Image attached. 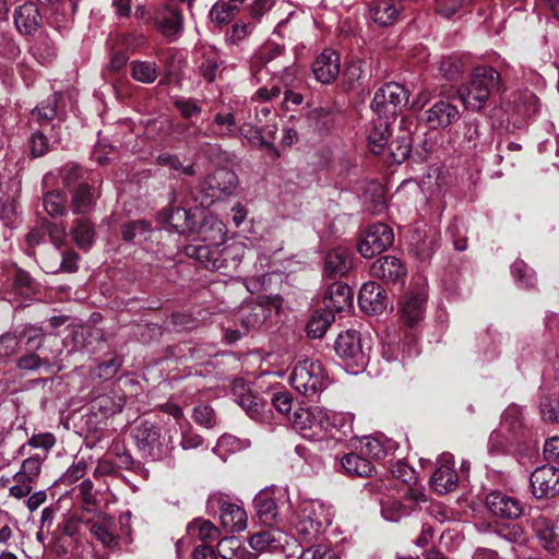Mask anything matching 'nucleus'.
<instances>
[{"label": "nucleus", "instance_id": "obj_15", "mask_svg": "<svg viewBox=\"0 0 559 559\" xmlns=\"http://www.w3.org/2000/svg\"><path fill=\"white\" fill-rule=\"evenodd\" d=\"M265 311V308L260 304H249L242 306L237 313V319L240 321L243 328V332L239 330L226 331V337L228 341L235 342L239 340L245 332L259 329L266 319Z\"/></svg>", "mask_w": 559, "mask_h": 559}, {"label": "nucleus", "instance_id": "obj_58", "mask_svg": "<svg viewBox=\"0 0 559 559\" xmlns=\"http://www.w3.org/2000/svg\"><path fill=\"white\" fill-rule=\"evenodd\" d=\"M362 66V61L355 60L352 61L345 69L344 79L350 88H355L356 85L359 84L362 80L365 73Z\"/></svg>", "mask_w": 559, "mask_h": 559}, {"label": "nucleus", "instance_id": "obj_21", "mask_svg": "<svg viewBox=\"0 0 559 559\" xmlns=\"http://www.w3.org/2000/svg\"><path fill=\"white\" fill-rule=\"evenodd\" d=\"M459 477L453 469L452 456L444 454L440 465L433 472L430 485L439 495H445L454 490L457 486Z\"/></svg>", "mask_w": 559, "mask_h": 559}, {"label": "nucleus", "instance_id": "obj_31", "mask_svg": "<svg viewBox=\"0 0 559 559\" xmlns=\"http://www.w3.org/2000/svg\"><path fill=\"white\" fill-rule=\"evenodd\" d=\"M274 118L272 110L269 106L263 105L255 110V118L258 123L251 126L250 123H243L239 127V133L249 140H257L263 136L264 133L272 135L275 124H269V117Z\"/></svg>", "mask_w": 559, "mask_h": 559}, {"label": "nucleus", "instance_id": "obj_37", "mask_svg": "<svg viewBox=\"0 0 559 559\" xmlns=\"http://www.w3.org/2000/svg\"><path fill=\"white\" fill-rule=\"evenodd\" d=\"M200 235L204 242L203 245L223 246L225 243L226 227L221 219L209 215L200 226Z\"/></svg>", "mask_w": 559, "mask_h": 559}, {"label": "nucleus", "instance_id": "obj_52", "mask_svg": "<svg viewBox=\"0 0 559 559\" xmlns=\"http://www.w3.org/2000/svg\"><path fill=\"white\" fill-rule=\"evenodd\" d=\"M45 211L50 216L63 215L66 213V199L59 191H51L44 197Z\"/></svg>", "mask_w": 559, "mask_h": 559}, {"label": "nucleus", "instance_id": "obj_40", "mask_svg": "<svg viewBox=\"0 0 559 559\" xmlns=\"http://www.w3.org/2000/svg\"><path fill=\"white\" fill-rule=\"evenodd\" d=\"M185 252L209 270H212L211 262L222 259V246L189 245L186 247Z\"/></svg>", "mask_w": 559, "mask_h": 559}, {"label": "nucleus", "instance_id": "obj_38", "mask_svg": "<svg viewBox=\"0 0 559 559\" xmlns=\"http://www.w3.org/2000/svg\"><path fill=\"white\" fill-rule=\"evenodd\" d=\"M16 335L20 340V344L24 343L27 348L34 350L49 348V346L53 344V338L47 340L46 334L40 326L32 324L23 326V329Z\"/></svg>", "mask_w": 559, "mask_h": 559}, {"label": "nucleus", "instance_id": "obj_46", "mask_svg": "<svg viewBox=\"0 0 559 559\" xmlns=\"http://www.w3.org/2000/svg\"><path fill=\"white\" fill-rule=\"evenodd\" d=\"M238 13L236 4H230L227 0L216 2L211 11L210 17L217 25L228 24Z\"/></svg>", "mask_w": 559, "mask_h": 559}, {"label": "nucleus", "instance_id": "obj_51", "mask_svg": "<svg viewBox=\"0 0 559 559\" xmlns=\"http://www.w3.org/2000/svg\"><path fill=\"white\" fill-rule=\"evenodd\" d=\"M57 115L56 96L48 98L32 111V121L37 123L48 122Z\"/></svg>", "mask_w": 559, "mask_h": 559}, {"label": "nucleus", "instance_id": "obj_30", "mask_svg": "<svg viewBox=\"0 0 559 559\" xmlns=\"http://www.w3.org/2000/svg\"><path fill=\"white\" fill-rule=\"evenodd\" d=\"M284 543L286 535L277 528L260 531L249 538L250 547L259 552L280 550Z\"/></svg>", "mask_w": 559, "mask_h": 559}, {"label": "nucleus", "instance_id": "obj_8", "mask_svg": "<svg viewBox=\"0 0 559 559\" xmlns=\"http://www.w3.org/2000/svg\"><path fill=\"white\" fill-rule=\"evenodd\" d=\"M148 22L168 40L176 39L183 31V16L181 11L168 3L156 7Z\"/></svg>", "mask_w": 559, "mask_h": 559}, {"label": "nucleus", "instance_id": "obj_10", "mask_svg": "<svg viewBox=\"0 0 559 559\" xmlns=\"http://www.w3.org/2000/svg\"><path fill=\"white\" fill-rule=\"evenodd\" d=\"M394 240L393 230L383 223H376L369 226L365 238L358 243V252L367 259L381 253L388 249Z\"/></svg>", "mask_w": 559, "mask_h": 559}, {"label": "nucleus", "instance_id": "obj_1", "mask_svg": "<svg viewBox=\"0 0 559 559\" xmlns=\"http://www.w3.org/2000/svg\"><path fill=\"white\" fill-rule=\"evenodd\" d=\"M500 74L491 67H478L473 71L468 85H462L457 95L466 109L479 111L489 99L490 95L498 91Z\"/></svg>", "mask_w": 559, "mask_h": 559}, {"label": "nucleus", "instance_id": "obj_12", "mask_svg": "<svg viewBox=\"0 0 559 559\" xmlns=\"http://www.w3.org/2000/svg\"><path fill=\"white\" fill-rule=\"evenodd\" d=\"M231 394L234 401L250 418L257 421L264 419L263 411L266 406L265 402L257 396L242 379H236L233 382Z\"/></svg>", "mask_w": 559, "mask_h": 559}, {"label": "nucleus", "instance_id": "obj_16", "mask_svg": "<svg viewBox=\"0 0 559 559\" xmlns=\"http://www.w3.org/2000/svg\"><path fill=\"white\" fill-rule=\"evenodd\" d=\"M334 348L336 354L343 359L353 362L357 367H364L366 358L358 332L348 330L341 333L335 341Z\"/></svg>", "mask_w": 559, "mask_h": 559}, {"label": "nucleus", "instance_id": "obj_44", "mask_svg": "<svg viewBox=\"0 0 559 559\" xmlns=\"http://www.w3.org/2000/svg\"><path fill=\"white\" fill-rule=\"evenodd\" d=\"M188 533L201 540L202 544L214 542L219 537L218 528L210 521L201 519L194 520L188 525Z\"/></svg>", "mask_w": 559, "mask_h": 559}, {"label": "nucleus", "instance_id": "obj_54", "mask_svg": "<svg viewBox=\"0 0 559 559\" xmlns=\"http://www.w3.org/2000/svg\"><path fill=\"white\" fill-rule=\"evenodd\" d=\"M20 349V340L16 334L7 332L0 335V360H8Z\"/></svg>", "mask_w": 559, "mask_h": 559}, {"label": "nucleus", "instance_id": "obj_25", "mask_svg": "<svg viewBox=\"0 0 559 559\" xmlns=\"http://www.w3.org/2000/svg\"><path fill=\"white\" fill-rule=\"evenodd\" d=\"M246 253V246L240 241L225 242L222 259L210 263L212 271L228 273L237 269Z\"/></svg>", "mask_w": 559, "mask_h": 559}, {"label": "nucleus", "instance_id": "obj_13", "mask_svg": "<svg viewBox=\"0 0 559 559\" xmlns=\"http://www.w3.org/2000/svg\"><path fill=\"white\" fill-rule=\"evenodd\" d=\"M427 294L424 290L405 293L399 304L401 320L409 328L418 325L425 318Z\"/></svg>", "mask_w": 559, "mask_h": 559}, {"label": "nucleus", "instance_id": "obj_59", "mask_svg": "<svg viewBox=\"0 0 559 559\" xmlns=\"http://www.w3.org/2000/svg\"><path fill=\"white\" fill-rule=\"evenodd\" d=\"M29 146L31 153L34 157L45 155L50 148L49 141L43 131H37L32 134L29 139Z\"/></svg>", "mask_w": 559, "mask_h": 559}, {"label": "nucleus", "instance_id": "obj_41", "mask_svg": "<svg viewBox=\"0 0 559 559\" xmlns=\"http://www.w3.org/2000/svg\"><path fill=\"white\" fill-rule=\"evenodd\" d=\"M392 160L403 163L411 154L412 134L409 130L401 128L400 133L388 144Z\"/></svg>", "mask_w": 559, "mask_h": 559}, {"label": "nucleus", "instance_id": "obj_3", "mask_svg": "<svg viewBox=\"0 0 559 559\" xmlns=\"http://www.w3.org/2000/svg\"><path fill=\"white\" fill-rule=\"evenodd\" d=\"M132 438L139 450L153 460L168 456L175 448L171 429L162 436L160 429L150 420L136 424L132 430Z\"/></svg>", "mask_w": 559, "mask_h": 559}, {"label": "nucleus", "instance_id": "obj_32", "mask_svg": "<svg viewBox=\"0 0 559 559\" xmlns=\"http://www.w3.org/2000/svg\"><path fill=\"white\" fill-rule=\"evenodd\" d=\"M299 514L322 530L331 525L333 518L331 507L319 500L302 502L299 509Z\"/></svg>", "mask_w": 559, "mask_h": 559}, {"label": "nucleus", "instance_id": "obj_2", "mask_svg": "<svg viewBox=\"0 0 559 559\" xmlns=\"http://www.w3.org/2000/svg\"><path fill=\"white\" fill-rule=\"evenodd\" d=\"M253 76L261 81V72L265 70L273 75H280V81L287 87L296 75V69L286 60L284 47L274 44H265L254 56L251 64Z\"/></svg>", "mask_w": 559, "mask_h": 559}, {"label": "nucleus", "instance_id": "obj_28", "mask_svg": "<svg viewBox=\"0 0 559 559\" xmlns=\"http://www.w3.org/2000/svg\"><path fill=\"white\" fill-rule=\"evenodd\" d=\"M40 20L38 8L33 2H25L14 12V24L23 35L34 34L40 26Z\"/></svg>", "mask_w": 559, "mask_h": 559}, {"label": "nucleus", "instance_id": "obj_34", "mask_svg": "<svg viewBox=\"0 0 559 559\" xmlns=\"http://www.w3.org/2000/svg\"><path fill=\"white\" fill-rule=\"evenodd\" d=\"M96 198L93 187L81 182L72 190L70 209L74 214H86L94 207Z\"/></svg>", "mask_w": 559, "mask_h": 559}, {"label": "nucleus", "instance_id": "obj_55", "mask_svg": "<svg viewBox=\"0 0 559 559\" xmlns=\"http://www.w3.org/2000/svg\"><path fill=\"white\" fill-rule=\"evenodd\" d=\"M193 419L197 424L206 428L214 427L217 421L214 409L206 404H201L194 407Z\"/></svg>", "mask_w": 559, "mask_h": 559}, {"label": "nucleus", "instance_id": "obj_62", "mask_svg": "<svg viewBox=\"0 0 559 559\" xmlns=\"http://www.w3.org/2000/svg\"><path fill=\"white\" fill-rule=\"evenodd\" d=\"M61 178L66 188L76 187L82 178V168L74 164L66 165L61 170Z\"/></svg>", "mask_w": 559, "mask_h": 559}, {"label": "nucleus", "instance_id": "obj_17", "mask_svg": "<svg viewBox=\"0 0 559 559\" xmlns=\"http://www.w3.org/2000/svg\"><path fill=\"white\" fill-rule=\"evenodd\" d=\"M360 309L368 314L381 313L388 305L385 289L374 282L365 283L358 295Z\"/></svg>", "mask_w": 559, "mask_h": 559}, {"label": "nucleus", "instance_id": "obj_45", "mask_svg": "<svg viewBox=\"0 0 559 559\" xmlns=\"http://www.w3.org/2000/svg\"><path fill=\"white\" fill-rule=\"evenodd\" d=\"M131 75L138 82L151 84L158 76V68L153 61H133Z\"/></svg>", "mask_w": 559, "mask_h": 559}, {"label": "nucleus", "instance_id": "obj_7", "mask_svg": "<svg viewBox=\"0 0 559 559\" xmlns=\"http://www.w3.org/2000/svg\"><path fill=\"white\" fill-rule=\"evenodd\" d=\"M408 102V93L403 85L390 82L380 87L373 96L371 108L379 117L395 119Z\"/></svg>", "mask_w": 559, "mask_h": 559}, {"label": "nucleus", "instance_id": "obj_20", "mask_svg": "<svg viewBox=\"0 0 559 559\" xmlns=\"http://www.w3.org/2000/svg\"><path fill=\"white\" fill-rule=\"evenodd\" d=\"M486 506L493 515L504 519H518L523 512L520 500L501 491L488 493Z\"/></svg>", "mask_w": 559, "mask_h": 559}, {"label": "nucleus", "instance_id": "obj_5", "mask_svg": "<svg viewBox=\"0 0 559 559\" xmlns=\"http://www.w3.org/2000/svg\"><path fill=\"white\" fill-rule=\"evenodd\" d=\"M294 429L304 438L323 439L331 428V418L328 411L319 406H299L288 417Z\"/></svg>", "mask_w": 559, "mask_h": 559}, {"label": "nucleus", "instance_id": "obj_18", "mask_svg": "<svg viewBox=\"0 0 559 559\" xmlns=\"http://www.w3.org/2000/svg\"><path fill=\"white\" fill-rule=\"evenodd\" d=\"M286 496L283 492L260 491L254 498V506L260 520L267 525L276 523L280 503L284 504Z\"/></svg>", "mask_w": 559, "mask_h": 559}, {"label": "nucleus", "instance_id": "obj_64", "mask_svg": "<svg viewBox=\"0 0 559 559\" xmlns=\"http://www.w3.org/2000/svg\"><path fill=\"white\" fill-rule=\"evenodd\" d=\"M539 407L540 414L545 420L551 423L559 420V401L545 397L540 402Z\"/></svg>", "mask_w": 559, "mask_h": 559}, {"label": "nucleus", "instance_id": "obj_53", "mask_svg": "<svg viewBox=\"0 0 559 559\" xmlns=\"http://www.w3.org/2000/svg\"><path fill=\"white\" fill-rule=\"evenodd\" d=\"M463 144L467 148H477L483 144L478 120L474 119L465 122L463 130Z\"/></svg>", "mask_w": 559, "mask_h": 559}, {"label": "nucleus", "instance_id": "obj_29", "mask_svg": "<svg viewBox=\"0 0 559 559\" xmlns=\"http://www.w3.org/2000/svg\"><path fill=\"white\" fill-rule=\"evenodd\" d=\"M402 5L393 0H376L369 7L372 21L379 26L393 25L400 17Z\"/></svg>", "mask_w": 559, "mask_h": 559}, {"label": "nucleus", "instance_id": "obj_43", "mask_svg": "<svg viewBox=\"0 0 559 559\" xmlns=\"http://www.w3.org/2000/svg\"><path fill=\"white\" fill-rule=\"evenodd\" d=\"M332 311H318L309 320L307 324V334L311 338H321L325 335L328 329L334 321Z\"/></svg>", "mask_w": 559, "mask_h": 559}, {"label": "nucleus", "instance_id": "obj_26", "mask_svg": "<svg viewBox=\"0 0 559 559\" xmlns=\"http://www.w3.org/2000/svg\"><path fill=\"white\" fill-rule=\"evenodd\" d=\"M353 294L348 285L341 282L331 284L324 295V307L326 311L342 312L352 306Z\"/></svg>", "mask_w": 559, "mask_h": 559}, {"label": "nucleus", "instance_id": "obj_60", "mask_svg": "<svg viewBox=\"0 0 559 559\" xmlns=\"http://www.w3.org/2000/svg\"><path fill=\"white\" fill-rule=\"evenodd\" d=\"M440 71L448 80H454L463 73L464 68L460 60L448 57L440 62Z\"/></svg>", "mask_w": 559, "mask_h": 559}, {"label": "nucleus", "instance_id": "obj_19", "mask_svg": "<svg viewBox=\"0 0 559 559\" xmlns=\"http://www.w3.org/2000/svg\"><path fill=\"white\" fill-rule=\"evenodd\" d=\"M373 277L384 283H397L406 276V266L403 262L393 255H384L376 260L370 267Z\"/></svg>", "mask_w": 559, "mask_h": 559}, {"label": "nucleus", "instance_id": "obj_9", "mask_svg": "<svg viewBox=\"0 0 559 559\" xmlns=\"http://www.w3.org/2000/svg\"><path fill=\"white\" fill-rule=\"evenodd\" d=\"M237 175L227 168H219L210 175L201 185V191L210 202L234 194L237 190Z\"/></svg>", "mask_w": 559, "mask_h": 559}, {"label": "nucleus", "instance_id": "obj_36", "mask_svg": "<svg viewBox=\"0 0 559 559\" xmlns=\"http://www.w3.org/2000/svg\"><path fill=\"white\" fill-rule=\"evenodd\" d=\"M199 73L207 81L213 82L221 71L222 60L218 51L212 46H204L200 50Z\"/></svg>", "mask_w": 559, "mask_h": 559}, {"label": "nucleus", "instance_id": "obj_14", "mask_svg": "<svg viewBox=\"0 0 559 559\" xmlns=\"http://www.w3.org/2000/svg\"><path fill=\"white\" fill-rule=\"evenodd\" d=\"M52 343L49 348L40 349L41 354L32 349L29 353L21 356L16 361L17 368L25 371H37L43 367L50 368L57 366L62 348L56 337H53Z\"/></svg>", "mask_w": 559, "mask_h": 559}, {"label": "nucleus", "instance_id": "obj_39", "mask_svg": "<svg viewBox=\"0 0 559 559\" xmlns=\"http://www.w3.org/2000/svg\"><path fill=\"white\" fill-rule=\"evenodd\" d=\"M341 465L344 472L352 476L370 477L374 471L372 463L356 454L348 453L341 459Z\"/></svg>", "mask_w": 559, "mask_h": 559}, {"label": "nucleus", "instance_id": "obj_47", "mask_svg": "<svg viewBox=\"0 0 559 559\" xmlns=\"http://www.w3.org/2000/svg\"><path fill=\"white\" fill-rule=\"evenodd\" d=\"M156 164L168 167L170 170L183 174L186 176H194L195 170L192 164L185 166L178 155L170 153H162L156 157Z\"/></svg>", "mask_w": 559, "mask_h": 559}, {"label": "nucleus", "instance_id": "obj_49", "mask_svg": "<svg viewBox=\"0 0 559 559\" xmlns=\"http://www.w3.org/2000/svg\"><path fill=\"white\" fill-rule=\"evenodd\" d=\"M78 550L76 538L69 537L67 535H59L56 537L52 551L60 558L75 559L74 551Z\"/></svg>", "mask_w": 559, "mask_h": 559}, {"label": "nucleus", "instance_id": "obj_27", "mask_svg": "<svg viewBox=\"0 0 559 559\" xmlns=\"http://www.w3.org/2000/svg\"><path fill=\"white\" fill-rule=\"evenodd\" d=\"M353 266L350 252L342 247L331 250L324 261L323 274L335 278L349 272Z\"/></svg>", "mask_w": 559, "mask_h": 559}, {"label": "nucleus", "instance_id": "obj_11", "mask_svg": "<svg viewBox=\"0 0 559 559\" xmlns=\"http://www.w3.org/2000/svg\"><path fill=\"white\" fill-rule=\"evenodd\" d=\"M532 493L536 499H550L559 493V468L551 465L537 467L530 477Z\"/></svg>", "mask_w": 559, "mask_h": 559}, {"label": "nucleus", "instance_id": "obj_35", "mask_svg": "<svg viewBox=\"0 0 559 559\" xmlns=\"http://www.w3.org/2000/svg\"><path fill=\"white\" fill-rule=\"evenodd\" d=\"M390 131V119L384 117H377L372 120L371 127L368 130V142L370 150L374 154H380L385 145L389 144Z\"/></svg>", "mask_w": 559, "mask_h": 559}, {"label": "nucleus", "instance_id": "obj_6", "mask_svg": "<svg viewBox=\"0 0 559 559\" xmlns=\"http://www.w3.org/2000/svg\"><path fill=\"white\" fill-rule=\"evenodd\" d=\"M293 388L305 396H313L328 385V376L318 360H302L296 364L290 377Z\"/></svg>", "mask_w": 559, "mask_h": 559}, {"label": "nucleus", "instance_id": "obj_57", "mask_svg": "<svg viewBox=\"0 0 559 559\" xmlns=\"http://www.w3.org/2000/svg\"><path fill=\"white\" fill-rule=\"evenodd\" d=\"M45 456H40L39 454L29 456L22 462L20 471L36 481L41 472Z\"/></svg>", "mask_w": 559, "mask_h": 559}, {"label": "nucleus", "instance_id": "obj_42", "mask_svg": "<svg viewBox=\"0 0 559 559\" xmlns=\"http://www.w3.org/2000/svg\"><path fill=\"white\" fill-rule=\"evenodd\" d=\"M71 235L76 246L86 250L94 242L95 229L87 218H78L71 228Z\"/></svg>", "mask_w": 559, "mask_h": 559}, {"label": "nucleus", "instance_id": "obj_63", "mask_svg": "<svg viewBox=\"0 0 559 559\" xmlns=\"http://www.w3.org/2000/svg\"><path fill=\"white\" fill-rule=\"evenodd\" d=\"M299 559H338L336 554L322 545L308 547L302 551Z\"/></svg>", "mask_w": 559, "mask_h": 559}, {"label": "nucleus", "instance_id": "obj_33", "mask_svg": "<svg viewBox=\"0 0 559 559\" xmlns=\"http://www.w3.org/2000/svg\"><path fill=\"white\" fill-rule=\"evenodd\" d=\"M219 510L221 524L229 532H241L247 527V513L241 507L221 500Z\"/></svg>", "mask_w": 559, "mask_h": 559}, {"label": "nucleus", "instance_id": "obj_50", "mask_svg": "<svg viewBox=\"0 0 559 559\" xmlns=\"http://www.w3.org/2000/svg\"><path fill=\"white\" fill-rule=\"evenodd\" d=\"M295 528L300 542L305 543L312 542L323 531L314 523L304 519L299 513L297 521L295 522Z\"/></svg>", "mask_w": 559, "mask_h": 559}, {"label": "nucleus", "instance_id": "obj_23", "mask_svg": "<svg viewBox=\"0 0 559 559\" xmlns=\"http://www.w3.org/2000/svg\"><path fill=\"white\" fill-rule=\"evenodd\" d=\"M236 117L233 112H217L212 123L205 129H198L195 136L230 139L236 136Z\"/></svg>", "mask_w": 559, "mask_h": 559}, {"label": "nucleus", "instance_id": "obj_56", "mask_svg": "<svg viewBox=\"0 0 559 559\" xmlns=\"http://www.w3.org/2000/svg\"><path fill=\"white\" fill-rule=\"evenodd\" d=\"M382 516L390 522H397L407 514L406 508L397 500H388L382 504Z\"/></svg>", "mask_w": 559, "mask_h": 559}, {"label": "nucleus", "instance_id": "obj_61", "mask_svg": "<svg viewBox=\"0 0 559 559\" xmlns=\"http://www.w3.org/2000/svg\"><path fill=\"white\" fill-rule=\"evenodd\" d=\"M272 405L281 414L290 415L293 397L287 391L275 392L271 399Z\"/></svg>", "mask_w": 559, "mask_h": 559}, {"label": "nucleus", "instance_id": "obj_24", "mask_svg": "<svg viewBox=\"0 0 559 559\" xmlns=\"http://www.w3.org/2000/svg\"><path fill=\"white\" fill-rule=\"evenodd\" d=\"M460 118V110L448 100H438L426 111V121L431 129H444Z\"/></svg>", "mask_w": 559, "mask_h": 559}, {"label": "nucleus", "instance_id": "obj_4", "mask_svg": "<svg viewBox=\"0 0 559 559\" xmlns=\"http://www.w3.org/2000/svg\"><path fill=\"white\" fill-rule=\"evenodd\" d=\"M131 513L127 511L120 514L118 522L106 514H98L86 522L91 535L104 547L115 549L119 546V540L129 537L131 534L130 525Z\"/></svg>", "mask_w": 559, "mask_h": 559}, {"label": "nucleus", "instance_id": "obj_22", "mask_svg": "<svg viewBox=\"0 0 559 559\" xmlns=\"http://www.w3.org/2000/svg\"><path fill=\"white\" fill-rule=\"evenodd\" d=\"M340 56L331 49L323 50L312 63L314 78L323 83L333 82L340 73Z\"/></svg>", "mask_w": 559, "mask_h": 559}, {"label": "nucleus", "instance_id": "obj_48", "mask_svg": "<svg viewBox=\"0 0 559 559\" xmlns=\"http://www.w3.org/2000/svg\"><path fill=\"white\" fill-rule=\"evenodd\" d=\"M12 479L15 484L9 487L10 497L22 499L32 492L33 484L35 483L33 478L27 477L21 471H17L13 475Z\"/></svg>", "mask_w": 559, "mask_h": 559}]
</instances>
